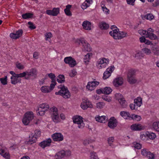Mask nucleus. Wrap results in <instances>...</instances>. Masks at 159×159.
I'll return each mask as SVG.
<instances>
[{
  "mask_svg": "<svg viewBox=\"0 0 159 159\" xmlns=\"http://www.w3.org/2000/svg\"><path fill=\"white\" fill-rule=\"evenodd\" d=\"M135 72L131 70H130L127 75V79L128 82L131 84H134L137 82L135 78Z\"/></svg>",
  "mask_w": 159,
  "mask_h": 159,
  "instance_id": "4",
  "label": "nucleus"
},
{
  "mask_svg": "<svg viewBox=\"0 0 159 159\" xmlns=\"http://www.w3.org/2000/svg\"><path fill=\"white\" fill-rule=\"evenodd\" d=\"M37 112H38V114L41 116H43L45 114V111H44L41 109H38V110L36 111Z\"/></svg>",
  "mask_w": 159,
  "mask_h": 159,
  "instance_id": "48",
  "label": "nucleus"
},
{
  "mask_svg": "<svg viewBox=\"0 0 159 159\" xmlns=\"http://www.w3.org/2000/svg\"><path fill=\"white\" fill-rule=\"evenodd\" d=\"M34 133H35L34 135H32L31 137L30 136L29 140L27 142V144L31 145L32 144L35 143L37 141V138L40 136L41 132L40 130H36Z\"/></svg>",
  "mask_w": 159,
  "mask_h": 159,
  "instance_id": "3",
  "label": "nucleus"
},
{
  "mask_svg": "<svg viewBox=\"0 0 159 159\" xmlns=\"http://www.w3.org/2000/svg\"><path fill=\"white\" fill-rule=\"evenodd\" d=\"M120 104V105L121 107L123 108H126L127 106V104L125 100V99L123 98L122 99H121L119 101Z\"/></svg>",
  "mask_w": 159,
  "mask_h": 159,
  "instance_id": "27",
  "label": "nucleus"
},
{
  "mask_svg": "<svg viewBox=\"0 0 159 159\" xmlns=\"http://www.w3.org/2000/svg\"><path fill=\"white\" fill-rule=\"evenodd\" d=\"M65 155V152L64 150L61 151L57 152L55 156V159H61Z\"/></svg>",
  "mask_w": 159,
  "mask_h": 159,
  "instance_id": "20",
  "label": "nucleus"
},
{
  "mask_svg": "<svg viewBox=\"0 0 159 159\" xmlns=\"http://www.w3.org/2000/svg\"><path fill=\"white\" fill-rule=\"evenodd\" d=\"M114 141V138L113 137H109L107 141L108 143L109 144L110 146L111 145V144H112V143Z\"/></svg>",
  "mask_w": 159,
  "mask_h": 159,
  "instance_id": "55",
  "label": "nucleus"
},
{
  "mask_svg": "<svg viewBox=\"0 0 159 159\" xmlns=\"http://www.w3.org/2000/svg\"><path fill=\"white\" fill-rule=\"evenodd\" d=\"M130 117L132 119L137 121H140L141 119L140 116L137 115L132 114L130 115Z\"/></svg>",
  "mask_w": 159,
  "mask_h": 159,
  "instance_id": "29",
  "label": "nucleus"
},
{
  "mask_svg": "<svg viewBox=\"0 0 159 159\" xmlns=\"http://www.w3.org/2000/svg\"><path fill=\"white\" fill-rule=\"evenodd\" d=\"M102 98L104 100L108 102H110L111 100V97L105 95L102 96Z\"/></svg>",
  "mask_w": 159,
  "mask_h": 159,
  "instance_id": "46",
  "label": "nucleus"
},
{
  "mask_svg": "<svg viewBox=\"0 0 159 159\" xmlns=\"http://www.w3.org/2000/svg\"><path fill=\"white\" fill-rule=\"evenodd\" d=\"M147 34V37H148L151 39L156 40L158 39V38L156 35L152 33H150L148 32Z\"/></svg>",
  "mask_w": 159,
  "mask_h": 159,
  "instance_id": "31",
  "label": "nucleus"
},
{
  "mask_svg": "<svg viewBox=\"0 0 159 159\" xmlns=\"http://www.w3.org/2000/svg\"><path fill=\"white\" fill-rule=\"evenodd\" d=\"M123 79L121 77H118L115 79L113 81V84L116 87L121 85L123 84Z\"/></svg>",
  "mask_w": 159,
  "mask_h": 159,
  "instance_id": "15",
  "label": "nucleus"
},
{
  "mask_svg": "<svg viewBox=\"0 0 159 159\" xmlns=\"http://www.w3.org/2000/svg\"><path fill=\"white\" fill-rule=\"evenodd\" d=\"M99 83V82L97 81L89 82L86 86L87 88L89 90H93L94 89L95 86L98 85Z\"/></svg>",
  "mask_w": 159,
  "mask_h": 159,
  "instance_id": "14",
  "label": "nucleus"
},
{
  "mask_svg": "<svg viewBox=\"0 0 159 159\" xmlns=\"http://www.w3.org/2000/svg\"><path fill=\"white\" fill-rule=\"evenodd\" d=\"M134 103L137 106L140 107L142 104V99L140 97H138L134 100Z\"/></svg>",
  "mask_w": 159,
  "mask_h": 159,
  "instance_id": "25",
  "label": "nucleus"
},
{
  "mask_svg": "<svg viewBox=\"0 0 159 159\" xmlns=\"http://www.w3.org/2000/svg\"><path fill=\"white\" fill-rule=\"evenodd\" d=\"M65 62L69 64L70 67H73L76 65V61L75 59L71 57H68L65 58L64 59Z\"/></svg>",
  "mask_w": 159,
  "mask_h": 159,
  "instance_id": "7",
  "label": "nucleus"
},
{
  "mask_svg": "<svg viewBox=\"0 0 159 159\" xmlns=\"http://www.w3.org/2000/svg\"><path fill=\"white\" fill-rule=\"evenodd\" d=\"M93 54L91 53H88L85 55L84 58V62L85 63L89 61L90 57H91Z\"/></svg>",
  "mask_w": 159,
  "mask_h": 159,
  "instance_id": "34",
  "label": "nucleus"
},
{
  "mask_svg": "<svg viewBox=\"0 0 159 159\" xmlns=\"http://www.w3.org/2000/svg\"><path fill=\"white\" fill-rule=\"evenodd\" d=\"M34 116L32 111H28L24 115V117L22 119V122L25 125H27L30 122L34 119Z\"/></svg>",
  "mask_w": 159,
  "mask_h": 159,
  "instance_id": "2",
  "label": "nucleus"
},
{
  "mask_svg": "<svg viewBox=\"0 0 159 159\" xmlns=\"http://www.w3.org/2000/svg\"><path fill=\"white\" fill-rule=\"evenodd\" d=\"M149 152V151L146 148H144L141 150V154L146 157L148 156V154Z\"/></svg>",
  "mask_w": 159,
  "mask_h": 159,
  "instance_id": "38",
  "label": "nucleus"
},
{
  "mask_svg": "<svg viewBox=\"0 0 159 159\" xmlns=\"http://www.w3.org/2000/svg\"><path fill=\"white\" fill-rule=\"evenodd\" d=\"M27 75L25 77V79L28 80L32 77L34 78H36L37 76V70L35 68L31 69L30 71H26Z\"/></svg>",
  "mask_w": 159,
  "mask_h": 159,
  "instance_id": "8",
  "label": "nucleus"
},
{
  "mask_svg": "<svg viewBox=\"0 0 159 159\" xmlns=\"http://www.w3.org/2000/svg\"><path fill=\"white\" fill-rule=\"evenodd\" d=\"M86 104L87 103H86L85 102H83L81 103L80 106L82 109L85 110L88 108Z\"/></svg>",
  "mask_w": 159,
  "mask_h": 159,
  "instance_id": "54",
  "label": "nucleus"
},
{
  "mask_svg": "<svg viewBox=\"0 0 159 159\" xmlns=\"http://www.w3.org/2000/svg\"><path fill=\"white\" fill-rule=\"evenodd\" d=\"M73 122L78 125V127L79 128H83L84 126L82 120V117L80 116H76L73 117Z\"/></svg>",
  "mask_w": 159,
  "mask_h": 159,
  "instance_id": "5",
  "label": "nucleus"
},
{
  "mask_svg": "<svg viewBox=\"0 0 159 159\" xmlns=\"http://www.w3.org/2000/svg\"><path fill=\"white\" fill-rule=\"evenodd\" d=\"M82 50L84 51L90 52L91 50V48L90 44L87 43L86 45H83Z\"/></svg>",
  "mask_w": 159,
  "mask_h": 159,
  "instance_id": "26",
  "label": "nucleus"
},
{
  "mask_svg": "<svg viewBox=\"0 0 159 159\" xmlns=\"http://www.w3.org/2000/svg\"><path fill=\"white\" fill-rule=\"evenodd\" d=\"M112 90L110 87H106L103 89V93L105 94H109L111 93Z\"/></svg>",
  "mask_w": 159,
  "mask_h": 159,
  "instance_id": "28",
  "label": "nucleus"
},
{
  "mask_svg": "<svg viewBox=\"0 0 159 159\" xmlns=\"http://www.w3.org/2000/svg\"><path fill=\"white\" fill-rule=\"evenodd\" d=\"M48 75L51 79L56 78L55 75L52 73L48 74Z\"/></svg>",
  "mask_w": 159,
  "mask_h": 159,
  "instance_id": "64",
  "label": "nucleus"
},
{
  "mask_svg": "<svg viewBox=\"0 0 159 159\" xmlns=\"http://www.w3.org/2000/svg\"><path fill=\"white\" fill-rule=\"evenodd\" d=\"M41 91L44 93H48L50 92L49 87L48 86H43L41 88Z\"/></svg>",
  "mask_w": 159,
  "mask_h": 159,
  "instance_id": "32",
  "label": "nucleus"
},
{
  "mask_svg": "<svg viewBox=\"0 0 159 159\" xmlns=\"http://www.w3.org/2000/svg\"><path fill=\"white\" fill-rule=\"evenodd\" d=\"M50 110L52 112V118L53 121L55 123L58 122L59 121V117L57 108L55 107H52L50 108Z\"/></svg>",
  "mask_w": 159,
  "mask_h": 159,
  "instance_id": "6",
  "label": "nucleus"
},
{
  "mask_svg": "<svg viewBox=\"0 0 159 159\" xmlns=\"http://www.w3.org/2000/svg\"><path fill=\"white\" fill-rule=\"evenodd\" d=\"M99 26L101 30H107L109 27L108 24L104 22H100L99 23Z\"/></svg>",
  "mask_w": 159,
  "mask_h": 159,
  "instance_id": "22",
  "label": "nucleus"
},
{
  "mask_svg": "<svg viewBox=\"0 0 159 159\" xmlns=\"http://www.w3.org/2000/svg\"><path fill=\"white\" fill-rule=\"evenodd\" d=\"M33 14L31 13H27L22 15V17L24 19H27L32 17Z\"/></svg>",
  "mask_w": 159,
  "mask_h": 159,
  "instance_id": "35",
  "label": "nucleus"
},
{
  "mask_svg": "<svg viewBox=\"0 0 159 159\" xmlns=\"http://www.w3.org/2000/svg\"><path fill=\"white\" fill-rule=\"evenodd\" d=\"M156 137V135L155 133H153L152 132V133H148V137L147 138H148L150 139H154Z\"/></svg>",
  "mask_w": 159,
  "mask_h": 159,
  "instance_id": "41",
  "label": "nucleus"
},
{
  "mask_svg": "<svg viewBox=\"0 0 159 159\" xmlns=\"http://www.w3.org/2000/svg\"><path fill=\"white\" fill-rule=\"evenodd\" d=\"M17 75H12L11 77V83L13 84H16L18 83H21V79H18L19 77H17Z\"/></svg>",
  "mask_w": 159,
  "mask_h": 159,
  "instance_id": "17",
  "label": "nucleus"
},
{
  "mask_svg": "<svg viewBox=\"0 0 159 159\" xmlns=\"http://www.w3.org/2000/svg\"><path fill=\"white\" fill-rule=\"evenodd\" d=\"M104 105V104L102 102H99L97 103V107L98 108H101Z\"/></svg>",
  "mask_w": 159,
  "mask_h": 159,
  "instance_id": "58",
  "label": "nucleus"
},
{
  "mask_svg": "<svg viewBox=\"0 0 159 159\" xmlns=\"http://www.w3.org/2000/svg\"><path fill=\"white\" fill-rule=\"evenodd\" d=\"M17 77H26L25 76L27 75L26 71L22 73H20L19 74H17Z\"/></svg>",
  "mask_w": 159,
  "mask_h": 159,
  "instance_id": "53",
  "label": "nucleus"
},
{
  "mask_svg": "<svg viewBox=\"0 0 159 159\" xmlns=\"http://www.w3.org/2000/svg\"><path fill=\"white\" fill-rule=\"evenodd\" d=\"M115 97L116 99L118 101L124 98L122 95L120 93H116L115 95Z\"/></svg>",
  "mask_w": 159,
  "mask_h": 159,
  "instance_id": "43",
  "label": "nucleus"
},
{
  "mask_svg": "<svg viewBox=\"0 0 159 159\" xmlns=\"http://www.w3.org/2000/svg\"><path fill=\"white\" fill-rule=\"evenodd\" d=\"M146 157L149 159H154L155 156L153 153H151L149 151V152L148 154V156H147Z\"/></svg>",
  "mask_w": 159,
  "mask_h": 159,
  "instance_id": "51",
  "label": "nucleus"
},
{
  "mask_svg": "<svg viewBox=\"0 0 159 159\" xmlns=\"http://www.w3.org/2000/svg\"><path fill=\"white\" fill-rule=\"evenodd\" d=\"M144 18L147 20H152L154 17L151 13H148L144 16Z\"/></svg>",
  "mask_w": 159,
  "mask_h": 159,
  "instance_id": "37",
  "label": "nucleus"
},
{
  "mask_svg": "<svg viewBox=\"0 0 159 159\" xmlns=\"http://www.w3.org/2000/svg\"><path fill=\"white\" fill-rule=\"evenodd\" d=\"M148 137V133H141L140 135V138L142 140H145L146 139V137Z\"/></svg>",
  "mask_w": 159,
  "mask_h": 159,
  "instance_id": "47",
  "label": "nucleus"
},
{
  "mask_svg": "<svg viewBox=\"0 0 159 159\" xmlns=\"http://www.w3.org/2000/svg\"><path fill=\"white\" fill-rule=\"evenodd\" d=\"M51 142V139L50 138H49L43 141L39 144V145L43 148H44L46 147L49 146Z\"/></svg>",
  "mask_w": 159,
  "mask_h": 159,
  "instance_id": "13",
  "label": "nucleus"
},
{
  "mask_svg": "<svg viewBox=\"0 0 159 159\" xmlns=\"http://www.w3.org/2000/svg\"><path fill=\"white\" fill-rule=\"evenodd\" d=\"M143 128L141 125L139 124H133L131 126V129L134 130H140L142 129Z\"/></svg>",
  "mask_w": 159,
  "mask_h": 159,
  "instance_id": "18",
  "label": "nucleus"
},
{
  "mask_svg": "<svg viewBox=\"0 0 159 159\" xmlns=\"http://www.w3.org/2000/svg\"><path fill=\"white\" fill-rule=\"evenodd\" d=\"M57 80L59 83H64L65 81L64 76L63 75H59L57 78Z\"/></svg>",
  "mask_w": 159,
  "mask_h": 159,
  "instance_id": "24",
  "label": "nucleus"
},
{
  "mask_svg": "<svg viewBox=\"0 0 159 159\" xmlns=\"http://www.w3.org/2000/svg\"><path fill=\"white\" fill-rule=\"evenodd\" d=\"M143 52L146 54L147 55H149L151 53V50L146 48H144L142 49Z\"/></svg>",
  "mask_w": 159,
  "mask_h": 159,
  "instance_id": "50",
  "label": "nucleus"
},
{
  "mask_svg": "<svg viewBox=\"0 0 159 159\" xmlns=\"http://www.w3.org/2000/svg\"><path fill=\"white\" fill-rule=\"evenodd\" d=\"M111 73L109 72L108 70H106L103 74V79L104 80L106 79L111 76Z\"/></svg>",
  "mask_w": 159,
  "mask_h": 159,
  "instance_id": "36",
  "label": "nucleus"
},
{
  "mask_svg": "<svg viewBox=\"0 0 159 159\" xmlns=\"http://www.w3.org/2000/svg\"><path fill=\"white\" fill-rule=\"evenodd\" d=\"M23 30H19L16 31V33H11L10 34V36L11 38L14 39H17L21 37L23 34Z\"/></svg>",
  "mask_w": 159,
  "mask_h": 159,
  "instance_id": "11",
  "label": "nucleus"
},
{
  "mask_svg": "<svg viewBox=\"0 0 159 159\" xmlns=\"http://www.w3.org/2000/svg\"><path fill=\"white\" fill-rule=\"evenodd\" d=\"M113 31H110L109 34L115 39H119V29H115Z\"/></svg>",
  "mask_w": 159,
  "mask_h": 159,
  "instance_id": "16",
  "label": "nucleus"
},
{
  "mask_svg": "<svg viewBox=\"0 0 159 159\" xmlns=\"http://www.w3.org/2000/svg\"><path fill=\"white\" fill-rule=\"evenodd\" d=\"M120 115L123 117H130V114L128 112L122 111L120 112Z\"/></svg>",
  "mask_w": 159,
  "mask_h": 159,
  "instance_id": "40",
  "label": "nucleus"
},
{
  "mask_svg": "<svg viewBox=\"0 0 159 159\" xmlns=\"http://www.w3.org/2000/svg\"><path fill=\"white\" fill-rule=\"evenodd\" d=\"M45 36L46 37L45 39L46 40H47L48 39H50L52 36V34L50 32L46 33L45 34Z\"/></svg>",
  "mask_w": 159,
  "mask_h": 159,
  "instance_id": "57",
  "label": "nucleus"
},
{
  "mask_svg": "<svg viewBox=\"0 0 159 159\" xmlns=\"http://www.w3.org/2000/svg\"><path fill=\"white\" fill-rule=\"evenodd\" d=\"M49 108V106L46 103H43L39 105V107L38 108L39 109H40L44 110V111H47Z\"/></svg>",
  "mask_w": 159,
  "mask_h": 159,
  "instance_id": "23",
  "label": "nucleus"
},
{
  "mask_svg": "<svg viewBox=\"0 0 159 159\" xmlns=\"http://www.w3.org/2000/svg\"><path fill=\"white\" fill-rule=\"evenodd\" d=\"M59 8H54L52 10H47L46 13L49 15L57 16L59 13Z\"/></svg>",
  "mask_w": 159,
  "mask_h": 159,
  "instance_id": "12",
  "label": "nucleus"
},
{
  "mask_svg": "<svg viewBox=\"0 0 159 159\" xmlns=\"http://www.w3.org/2000/svg\"><path fill=\"white\" fill-rule=\"evenodd\" d=\"M117 124L116 120L114 117H111L108 122V126L110 128L114 129L116 126Z\"/></svg>",
  "mask_w": 159,
  "mask_h": 159,
  "instance_id": "10",
  "label": "nucleus"
},
{
  "mask_svg": "<svg viewBox=\"0 0 159 159\" xmlns=\"http://www.w3.org/2000/svg\"><path fill=\"white\" fill-rule=\"evenodd\" d=\"M28 24L30 25L29 27L30 29L33 30L36 28V27L32 22L30 21L28 22Z\"/></svg>",
  "mask_w": 159,
  "mask_h": 159,
  "instance_id": "56",
  "label": "nucleus"
},
{
  "mask_svg": "<svg viewBox=\"0 0 159 159\" xmlns=\"http://www.w3.org/2000/svg\"><path fill=\"white\" fill-rule=\"evenodd\" d=\"M58 88L60 89H61L58 92L55 93L56 95H60L65 98H68L70 97V93L67 88L64 85L59 86Z\"/></svg>",
  "mask_w": 159,
  "mask_h": 159,
  "instance_id": "1",
  "label": "nucleus"
},
{
  "mask_svg": "<svg viewBox=\"0 0 159 159\" xmlns=\"http://www.w3.org/2000/svg\"><path fill=\"white\" fill-rule=\"evenodd\" d=\"M136 105L134 104L131 103L130 104L129 107L130 108L133 110H136L137 109V108L136 107Z\"/></svg>",
  "mask_w": 159,
  "mask_h": 159,
  "instance_id": "62",
  "label": "nucleus"
},
{
  "mask_svg": "<svg viewBox=\"0 0 159 159\" xmlns=\"http://www.w3.org/2000/svg\"><path fill=\"white\" fill-rule=\"evenodd\" d=\"M152 52L155 55H159V48L157 47L154 46L152 48Z\"/></svg>",
  "mask_w": 159,
  "mask_h": 159,
  "instance_id": "33",
  "label": "nucleus"
},
{
  "mask_svg": "<svg viewBox=\"0 0 159 159\" xmlns=\"http://www.w3.org/2000/svg\"><path fill=\"white\" fill-rule=\"evenodd\" d=\"M138 33L141 35H145L147 36V34L148 33V32H147V31L143 30H139L138 31Z\"/></svg>",
  "mask_w": 159,
  "mask_h": 159,
  "instance_id": "49",
  "label": "nucleus"
},
{
  "mask_svg": "<svg viewBox=\"0 0 159 159\" xmlns=\"http://www.w3.org/2000/svg\"><path fill=\"white\" fill-rule=\"evenodd\" d=\"M76 72L75 70H71V72L70 73L69 75L71 77H73L76 75Z\"/></svg>",
  "mask_w": 159,
  "mask_h": 159,
  "instance_id": "63",
  "label": "nucleus"
},
{
  "mask_svg": "<svg viewBox=\"0 0 159 159\" xmlns=\"http://www.w3.org/2000/svg\"><path fill=\"white\" fill-rule=\"evenodd\" d=\"M1 83L3 85H6L7 83V76H5L4 78H0Z\"/></svg>",
  "mask_w": 159,
  "mask_h": 159,
  "instance_id": "39",
  "label": "nucleus"
},
{
  "mask_svg": "<svg viewBox=\"0 0 159 159\" xmlns=\"http://www.w3.org/2000/svg\"><path fill=\"white\" fill-rule=\"evenodd\" d=\"M2 156L6 159H9L10 157V155L8 152H5Z\"/></svg>",
  "mask_w": 159,
  "mask_h": 159,
  "instance_id": "59",
  "label": "nucleus"
},
{
  "mask_svg": "<svg viewBox=\"0 0 159 159\" xmlns=\"http://www.w3.org/2000/svg\"><path fill=\"white\" fill-rule=\"evenodd\" d=\"M90 4L86 1L84 2L81 6V7L83 9H85L88 7L89 6Z\"/></svg>",
  "mask_w": 159,
  "mask_h": 159,
  "instance_id": "44",
  "label": "nucleus"
},
{
  "mask_svg": "<svg viewBox=\"0 0 159 159\" xmlns=\"http://www.w3.org/2000/svg\"><path fill=\"white\" fill-rule=\"evenodd\" d=\"M152 127L155 130L159 132V121L154 122L152 125Z\"/></svg>",
  "mask_w": 159,
  "mask_h": 159,
  "instance_id": "30",
  "label": "nucleus"
},
{
  "mask_svg": "<svg viewBox=\"0 0 159 159\" xmlns=\"http://www.w3.org/2000/svg\"><path fill=\"white\" fill-rule=\"evenodd\" d=\"M82 26L83 27V28L87 30H91V23L89 21L86 20L83 22Z\"/></svg>",
  "mask_w": 159,
  "mask_h": 159,
  "instance_id": "19",
  "label": "nucleus"
},
{
  "mask_svg": "<svg viewBox=\"0 0 159 159\" xmlns=\"http://www.w3.org/2000/svg\"><path fill=\"white\" fill-rule=\"evenodd\" d=\"M127 33L124 32L119 31V39H121L126 37V35Z\"/></svg>",
  "mask_w": 159,
  "mask_h": 159,
  "instance_id": "42",
  "label": "nucleus"
},
{
  "mask_svg": "<svg viewBox=\"0 0 159 159\" xmlns=\"http://www.w3.org/2000/svg\"><path fill=\"white\" fill-rule=\"evenodd\" d=\"M64 12L66 15L68 16H70L72 15L71 13L70 10H67L66 9H64Z\"/></svg>",
  "mask_w": 159,
  "mask_h": 159,
  "instance_id": "61",
  "label": "nucleus"
},
{
  "mask_svg": "<svg viewBox=\"0 0 159 159\" xmlns=\"http://www.w3.org/2000/svg\"><path fill=\"white\" fill-rule=\"evenodd\" d=\"M91 159H98L97 153L96 152L91 153Z\"/></svg>",
  "mask_w": 159,
  "mask_h": 159,
  "instance_id": "52",
  "label": "nucleus"
},
{
  "mask_svg": "<svg viewBox=\"0 0 159 159\" xmlns=\"http://www.w3.org/2000/svg\"><path fill=\"white\" fill-rule=\"evenodd\" d=\"M52 138L55 141L60 142L63 140L64 137L63 135L60 133H56L52 135Z\"/></svg>",
  "mask_w": 159,
  "mask_h": 159,
  "instance_id": "9",
  "label": "nucleus"
},
{
  "mask_svg": "<svg viewBox=\"0 0 159 159\" xmlns=\"http://www.w3.org/2000/svg\"><path fill=\"white\" fill-rule=\"evenodd\" d=\"M95 118L97 121L101 123H105L108 120V118L104 116L95 117Z\"/></svg>",
  "mask_w": 159,
  "mask_h": 159,
  "instance_id": "21",
  "label": "nucleus"
},
{
  "mask_svg": "<svg viewBox=\"0 0 159 159\" xmlns=\"http://www.w3.org/2000/svg\"><path fill=\"white\" fill-rule=\"evenodd\" d=\"M92 142V141L91 140L89 139H86L84 140L83 142V144L85 145H86L90 143H91Z\"/></svg>",
  "mask_w": 159,
  "mask_h": 159,
  "instance_id": "60",
  "label": "nucleus"
},
{
  "mask_svg": "<svg viewBox=\"0 0 159 159\" xmlns=\"http://www.w3.org/2000/svg\"><path fill=\"white\" fill-rule=\"evenodd\" d=\"M133 145L134 148L137 149H141L142 147V145L140 143L137 142H134Z\"/></svg>",
  "mask_w": 159,
  "mask_h": 159,
  "instance_id": "45",
  "label": "nucleus"
}]
</instances>
